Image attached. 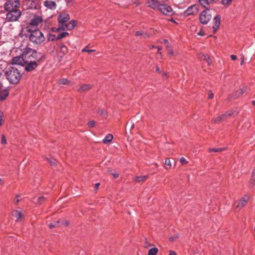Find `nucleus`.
Listing matches in <instances>:
<instances>
[{"instance_id":"f257e3e1","label":"nucleus","mask_w":255,"mask_h":255,"mask_svg":"<svg viewBox=\"0 0 255 255\" xmlns=\"http://www.w3.org/2000/svg\"><path fill=\"white\" fill-rule=\"evenodd\" d=\"M4 75L10 84H17L22 77L21 72L16 66H9L5 69Z\"/></svg>"},{"instance_id":"f03ea898","label":"nucleus","mask_w":255,"mask_h":255,"mask_svg":"<svg viewBox=\"0 0 255 255\" xmlns=\"http://www.w3.org/2000/svg\"><path fill=\"white\" fill-rule=\"evenodd\" d=\"M29 38L30 41L36 44H40L45 40V37L42 33L38 29L28 30Z\"/></svg>"},{"instance_id":"7ed1b4c3","label":"nucleus","mask_w":255,"mask_h":255,"mask_svg":"<svg viewBox=\"0 0 255 255\" xmlns=\"http://www.w3.org/2000/svg\"><path fill=\"white\" fill-rule=\"evenodd\" d=\"M22 56L26 62L28 61L38 60L37 52L30 47H26L23 49L22 52Z\"/></svg>"},{"instance_id":"20e7f679","label":"nucleus","mask_w":255,"mask_h":255,"mask_svg":"<svg viewBox=\"0 0 255 255\" xmlns=\"http://www.w3.org/2000/svg\"><path fill=\"white\" fill-rule=\"evenodd\" d=\"M20 5L18 0H8L4 4V8L7 11L13 10H17Z\"/></svg>"},{"instance_id":"39448f33","label":"nucleus","mask_w":255,"mask_h":255,"mask_svg":"<svg viewBox=\"0 0 255 255\" xmlns=\"http://www.w3.org/2000/svg\"><path fill=\"white\" fill-rule=\"evenodd\" d=\"M21 11L19 9L8 11L6 14V19L8 21H17L21 16Z\"/></svg>"},{"instance_id":"423d86ee","label":"nucleus","mask_w":255,"mask_h":255,"mask_svg":"<svg viewBox=\"0 0 255 255\" xmlns=\"http://www.w3.org/2000/svg\"><path fill=\"white\" fill-rule=\"evenodd\" d=\"M76 25V21L74 20L70 21L68 23H58V27L57 31L72 30Z\"/></svg>"},{"instance_id":"0eeeda50","label":"nucleus","mask_w":255,"mask_h":255,"mask_svg":"<svg viewBox=\"0 0 255 255\" xmlns=\"http://www.w3.org/2000/svg\"><path fill=\"white\" fill-rule=\"evenodd\" d=\"M211 19V14L210 13L209 9H206L203 10L200 14L199 20L203 24H207Z\"/></svg>"},{"instance_id":"6e6552de","label":"nucleus","mask_w":255,"mask_h":255,"mask_svg":"<svg viewBox=\"0 0 255 255\" xmlns=\"http://www.w3.org/2000/svg\"><path fill=\"white\" fill-rule=\"evenodd\" d=\"M40 59L36 60L28 61L24 63V70L26 72H31L35 70L38 65V62H39Z\"/></svg>"},{"instance_id":"1a4fd4ad","label":"nucleus","mask_w":255,"mask_h":255,"mask_svg":"<svg viewBox=\"0 0 255 255\" xmlns=\"http://www.w3.org/2000/svg\"><path fill=\"white\" fill-rule=\"evenodd\" d=\"M238 113V112L236 111H231V112H228L225 113V114H223L220 117H216L213 119V121L215 123H220L222 122L223 121H224L226 119L228 118L229 117L234 116L235 115H237Z\"/></svg>"},{"instance_id":"9d476101","label":"nucleus","mask_w":255,"mask_h":255,"mask_svg":"<svg viewBox=\"0 0 255 255\" xmlns=\"http://www.w3.org/2000/svg\"><path fill=\"white\" fill-rule=\"evenodd\" d=\"M157 9L164 15H168L172 13V8L167 4H160Z\"/></svg>"},{"instance_id":"9b49d317","label":"nucleus","mask_w":255,"mask_h":255,"mask_svg":"<svg viewBox=\"0 0 255 255\" xmlns=\"http://www.w3.org/2000/svg\"><path fill=\"white\" fill-rule=\"evenodd\" d=\"M249 197L247 196H245L240 199L239 201H236L234 204V207L238 210H241L246 204Z\"/></svg>"},{"instance_id":"f8f14e48","label":"nucleus","mask_w":255,"mask_h":255,"mask_svg":"<svg viewBox=\"0 0 255 255\" xmlns=\"http://www.w3.org/2000/svg\"><path fill=\"white\" fill-rule=\"evenodd\" d=\"M25 63V61L22 55L21 56L14 57L11 60L12 66L20 65L23 66L24 65Z\"/></svg>"},{"instance_id":"ddd939ff","label":"nucleus","mask_w":255,"mask_h":255,"mask_svg":"<svg viewBox=\"0 0 255 255\" xmlns=\"http://www.w3.org/2000/svg\"><path fill=\"white\" fill-rule=\"evenodd\" d=\"M198 11L197 7L195 5H192L189 6L184 12L185 16L197 13Z\"/></svg>"},{"instance_id":"4468645a","label":"nucleus","mask_w":255,"mask_h":255,"mask_svg":"<svg viewBox=\"0 0 255 255\" xmlns=\"http://www.w3.org/2000/svg\"><path fill=\"white\" fill-rule=\"evenodd\" d=\"M70 19V15L66 13L60 14L58 16V23H66Z\"/></svg>"},{"instance_id":"2eb2a0df","label":"nucleus","mask_w":255,"mask_h":255,"mask_svg":"<svg viewBox=\"0 0 255 255\" xmlns=\"http://www.w3.org/2000/svg\"><path fill=\"white\" fill-rule=\"evenodd\" d=\"M214 25H213V31L214 33H216L217 29L219 28L221 24V16L219 15H217L213 19Z\"/></svg>"},{"instance_id":"dca6fc26","label":"nucleus","mask_w":255,"mask_h":255,"mask_svg":"<svg viewBox=\"0 0 255 255\" xmlns=\"http://www.w3.org/2000/svg\"><path fill=\"white\" fill-rule=\"evenodd\" d=\"M43 21L42 18L40 16H34L30 20V24L32 26H37Z\"/></svg>"},{"instance_id":"f3484780","label":"nucleus","mask_w":255,"mask_h":255,"mask_svg":"<svg viewBox=\"0 0 255 255\" xmlns=\"http://www.w3.org/2000/svg\"><path fill=\"white\" fill-rule=\"evenodd\" d=\"M44 5L51 10L55 9L57 6L55 2L51 0H45L44 2Z\"/></svg>"},{"instance_id":"a211bd4d","label":"nucleus","mask_w":255,"mask_h":255,"mask_svg":"<svg viewBox=\"0 0 255 255\" xmlns=\"http://www.w3.org/2000/svg\"><path fill=\"white\" fill-rule=\"evenodd\" d=\"M147 5L152 9H158L160 3L158 1L156 0H147L146 2Z\"/></svg>"},{"instance_id":"6ab92c4d","label":"nucleus","mask_w":255,"mask_h":255,"mask_svg":"<svg viewBox=\"0 0 255 255\" xmlns=\"http://www.w3.org/2000/svg\"><path fill=\"white\" fill-rule=\"evenodd\" d=\"M198 1L201 5L205 8H206L208 5L215 3V0H198Z\"/></svg>"},{"instance_id":"aec40b11","label":"nucleus","mask_w":255,"mask_h":255,"mask_svg":"<svg viewBox=\"0 0 255 255\" xmlns=\"http://www.w3.org/2000/svg\"><path fill=\"white\" fill-rule=\"evenodd\" d=\"M135 35L136 36H141L143 38L146 39L150 36V34L146 32L142 31H137L135 33Z\"/></svg>"},{"instance_id":"412c9836","label":"nucleus","mask_w":255,"mask_h":255,"mask_svg":"<svg viewBox=\"0 0 255 255\" xmlns=\"http://www.w3.org/2000/svg\"><path fill=\"white\" fill-rule=\"evenodd\" d=\"M91 87L92 86L91 85L84 84L80 86L77 90L79 92H82L90 89Z\"/></svg>"},{"instance_id":"4be33fe9","label":"nucleus","mask_w":255,"mask_h":255,"mask_svg":"<svg viewBox=\"0 0 255 255\" xmlns=\"http://www.w3.org/2000/svg\"><path fill=\"white\" fill-rule=\"evenodd\" d=\"M8 92L6 89H3L0 92V101H2L8 96Z\"/></svg>"},{"instance_id":"5701e85b","label":"nucleus","mask_w":255,"mask_h":255,"mask_svg":"<svg viewBox=\"0 0 255 255\" xmlns=\"http://www.w3.org/2000/svg\"><path fill=\"white\" fill-rule=\"evenodd\" d=\"M113 139V136L111 134H108L103 139V143L108 144L110 143Z\"/></svg>"},{"instance_id":"b1692460","label":"nucleus","mask_w":255,"mask_h":255,"mask_svg":"<svg viewBox=\"0 0 255 255\" xmlns=\"http://www.w3.org/2000/svg\"><path fill=\"white\" fill-rule=\"evenodd\" d=\"M60 222L59 221H53L52 223H51L49 227L51 229H53L59 226H60Z\"/></svg>"},{"instance_id":"393cba45","label":"nucleus","mask_w":255,"mask_h":255,"mask_svg":"<svg viewBox=\"0 0 255 255\" xmlns=\"http://www.w3.org/2000/svg\"><path fill=\"white\" fill-rule=\"evenodd\" d=\"M148 177L147 175H143V176H136L134 178V180L136 182H141L145 180Z\"/></svg>"},{"instance_id":"a878e982","label":"nucleus","mask_w":255,"mask_h":255,"mask_svg":"<svg viewBox=\"0 0 255 255\" xmlns=\"http://www.w3.org/2000/svg\"><path fill=\"white\" fill-rule=\"evenodd\" d=\"M12 215L17 219H19L21 217V212L20 211L14 210L12 212Z\"/></svg>"},{"instance_id":"bb28decb","label":"nucleus","mask_w":255,"mask_h":255,"mask_svg":"<svg viewBox=\"0 0 255 255\" xmlns=\"http://www.w3.org/2000/svg\"><path fill=\"white\" fill-rule=\"evenodd\" d=\"M69 33L67 32H63L60 34H58L56 37V40H59L62 39L63 38L65 37L66 36L68 35Z\"/></svg>"},{"instance_id":"cd10ccee","label":"nucleus","mask_w":255,"mask_h":255,"mask_svg":"<svg viewBox=\"0 0 255 255\" xmlns=\"http://www.w3.org/2000/svg\"><path fill=\"white\" fill-rule=\"evenodd\" d=\"M158 252V249L156 248L150 249L148 252V255H156Z\"/></svg>"},{"instance_id":"c85d7f7f","label":"nucleus","mask_w":255,"mask_h":255,"mask_svg":"<svg viewBox=\"0 0 255 255\" xmlns=\"http://www.w3.org/2000/svg\"><path fill=\"white\" fill-rule=\"evenodd\" d=\"M45 198L43 196H40L37 199V201H34V203L36 205H40L42 204L45 201Z\"/></svg>"},{"instance_id":"c756f323","label":"nucleus","mask_w":255,"mask_h":255,"mask_svg":"<svg viewBox=\"0 0 255 255\" xmlns=\"http://www.w3.org/2000/svg\"><path fill=\"white\" fill-rule=\"evenodd\" d=\"M224 149H225V148H219V147L211 148H209V152L214 151L215 152H221V151L224 150Z\"/></svg>"},{"instance_id":"7c9ffc66","label":"nucleus","mask_w":255,"mask_h":255,"mask_svg":"<svg viewBox=\"0 0 255 255\" xmlns=\"http://www.w3.org/2000/svg\"><path fill=\"white\" fill-rule=\"evenodd\" d=\"M58 83L59 84L68 85L69 84V81L67 79L63 78L59 80Z\"/></svg>"},{"instance_id":"2f4dec72","label":"nucleus","mask_w":255,"mask_h":255,"mask_svg":"<svg viewBox=\"0 0 255 255\" xmlns=\"http://www.w3.org/2000/svg\"><path fill=\"white\" fill-rule=\"evenodd\" d=\"M165 164L167 166L165 167V168L166 169H169L171 168V163L170 160L169 158L166 159V160L165 161Z\"/></svg>"},{"instance_id":"473e14b6","label":"nucleus","mask_w":255,"mask_h":255,"mask_svg":"<svg viewBox=\"0 0 255 255\" xmlns=\"http://www.w3.org/2000/svg\"><path fill=\"white\" fill-rule=\"evenodd\" d=\"M232 1V0H222L221 3L224 6H227L230 5Z\"/></svg>"},{"instance_id":"72a5a7b5","label":"nucleus","mask_w":255,"mask_h":255,"mask_svg":"<svg viewBox=\"0 0 255 255\" xmlns=\"http://www.w3.org/2000/svg\"><path fill=\"white\" fill-rule=\"evenodd\" d=\"M61 52L62 53V55L63 56L65 55V54L66 53V52L67 51V48L66 47L65 45H62L61 46Z\"/></svg>"},{"instance_id":"f704fd0d","label":"nucleus","mask_w":255,"mask_h":255,"mask_svg":"<svg viewBox=\"0 0 255 255\" xmlns=\"http://www.w3.org/2000/svg\"><path fill=\"white\" fill-rule=\"evenodd\" d=\"M46 160L51 166H55L56 165V161L55 159L47 158Z\"/></svg>"},{"instance_id":"c9c22d12","label":"nucleus","mask_w":255,"mask_h":255,"mask_svg":"<svg viewBox=\"0 0 255 255\" xmlns=\"http://www.w3.org/2000/svg\"><path fill=\"white\" fill-rule=\"evenodd\" d=\"M202 58L203 60H206L207 62L208 65L210 64V62H209V60H210L209 56L208 55L203 54L202 56Z\"/></svg>"},{"instance_id":"e433bc0d","label":"nucleus","mask_w":255,"mask_h":255,"mask_svg":"<svg viewBox=\"0 0 255 255\" xmlns=\"http://www.w3.org/2000/svg\"><path fill=\"white\" fill-rule=\"evenodd\" d=\"M244 93V91L243 89H242L240 90L239 91H237L235 93V96L236 97H238L241 96Z\"/></svg>"},{"instance_id":"4c0bfd02","label":"nucleus","mask_w":255,"mask_h":255,"mask_svg":"<svg viewBox=\"0 0 255 255\" xmlns=\"http://www.w3.org/2000/svg\"><path fill=\"white\" fill-rule=\"evenodd\" d=\"M82 52H86L90 53L92 52L95 51V50H94V49L89 50V49H88L87 47H85V48H84L83 49H82Z\"/></svg>"},{"instance_id":"58836bf2","label":"nucleus","mask_w":255,"mask_h":255,"mask_svg":"<svg viewBox=\"0 0 255 255\" xmlns=\"http://www.w3.org/2000/svg\"><path fill=\"white\" fill-rule=\"evenodd\" d=\"M1 143L3 144H5L7 143L6 137L4 134L1 136Z\"/></svg>"},{"instance_id":"ea45409f","label":"nucleus","mask_w":255,"mask_h":255,"mask_svg":"<svg viewBox=\"0 0 255 255\" xmlns=\"http://www.w3.org/2000/svg\"><path fill=\"white\" fill-rule=\"evenodd\" d=\"M19 197H20L19 195H17L15 196V198H14V199L13 200V202L15 204H17L20 201V199H19Z\"/></svg>"},{"instance_id":"a19ab883","label":"nucleus","mask_w":255,"mask_h":255,"mask_svg":"<svg viewBox=\"0 0 255 255\" xmlns=\"http://www.w3.org/2000/svg\"><path fill=\"white\" fill-rule=\"evenodd\" d=\"M98 113L102 115H107L108 114L107 112L104 111L103 109H99L98 111Z\"/></svg>"},{"instance_id":"79ce46f5","label":"nucleus","mask_w":255,"mask_h":255,"mask_svg":"<svg viewBox=\"0 0 255 255\" xmlns=\"http://www.w3.org/2000/svg\"><path fill=\"white\" fill-rule=\"evenodd\" d=\"M180 162L182 164H186L188 163V161H187V160L184 158V157H181L180 159Z\"/></svg>"},{"instance_id":"37998d69","label":"nucleus","mask_w":255,"mask_h":255,"mask_svg":"<svg viewBox=\"0 0 255 255\" xmlns=\"http://www.w3.org/2000/svg\"><path fill=\"white\" fill-rule=\"evenodd\" d=\"M88 125L90 128H93L95 125V122L93 121H90Z\"/></svg>"},{"instance_id":"c03bdc74","label":"nucleus","mask_w":255,"mask_h":255,"mask_svg":"<svg viewBox=\"0 0 255 255\" xmlns=\"http://www.w3.org/2000/svg\"><path fill=\"white\" fill-rule=\"evenodd\" d=\"M56 36L54 34H50L48 38L49 40L53 41L54 40H56Z\"/></svg>"},{"instance_id":"a18cd8bd","label":"nucleus","mask_w":255,"mask_h":255,"mask_svg":"<svg viewBox=\"0 0 255 255\" xmlns=\"http://www.w3.org/2000/svg\"><path fill=\"white\" fill-rule=\"evenodd\" d=\"M178 238V236L177 235H176L174 236L170 237L169 240L171 242H173V241H175Z\"/></svg>"},{"instance_id":"49530a36","label":"nucleus","mask_w":255,"mask_h":255,"mask_svg":"<svg viewBox=\"0 0 255 255\" xmlns=\"http://www.w3.org/2000/svg\"><path fill=\"white\" fill-rule=\"evenodd\" d=\"M60 226L61 225H65V226H68L69 224V223L67 221H63L62 222H60Z\"/></svg>"},{"instance_id":"de8ad7c7","label":"nucleus","mask_w":255,"mask_h":255,"mask_svg":"<svg viewBox=\"0 0 255 255\" xmlns=\"http://www.w3.org/2000/svg\"><path fill=\"white\" fill-rule=\"evenodd\" d=\"M164 42L165 44L166 45L167 48L170 47H169V43L167 39H164Z\"/></svg>"},{"instance_id":"09e8293b","label":"nucleus","mask_w":255,"mask_h":255,"mask_svg":"<svg viewBox=\"0 0 255 255\" xmlns=\"http://www.w3.org/2000/svg\"><path fill=\"white\" fill-rule=\"evenodd\" d=\"M167 50L170 55H172L173 54V52L171 49H170V47L168 48Z\"/></svg>"},{"instance_id":"8fccbe9b","label":"nucleus","mask_w":255,"mask_h":255,"mask_svg":"<svg viewBox=\"0 0 255 255\" xmlns=\"http://www.w3.org/2000/svg\"><path fill=\"white\" fill-rule=\"evenodd\" d=\"M231 58L233 60H236L237 59V56L235 55H231Z\"/></svg>"},{"instance_id":"3c124183","label":"nucleus","mask_w":255,"mask_h":255,"mask_svg":"<svg viewBox=\"0 0 255 255\" xmlns=\"http://www.w3.org/2000/svg\"><path fill=\"white\" fill-rule=\"evenodd\" d=\"M169 255H177V254L174 251H170Z\"/></svg>"},{"instance_id":"603ef678","label":"nucleus","mask_w":255,"mask_h":255,"mask_svg":"<svg viewBox=\"0 0 255 255\" xmlns=\"http://www.w3.org/2000/svg\"><path fill=\"white\" fill-rule=\"evenodd\" d=\"M100 185V183H96L95 185V187H94V190H96L98 189L99 186Z\"/></svg>"},{"instance_id":"864d4df0","label":"nucleus","mask_w":255,"mask_h":255,"mask_svg":"<svg viewBox=\"0 0 255 255\" xmlns=\"http://www.w3.org/2000/svg\"><path fill=\"white\" fill-rule=\"evenodd\" d=\"M155 71L158 72V73H161V71L160 70L158 66H156L155 68Z\"/></svg>"},{"instance_id":"5fc2aeb1","label":"nucleus","mask_w":255,"mask_h":255,"mask_svg":"<svg viewBox=\"0 0 255 255\" xmlns=\"http://www.w3.org/2000/svg\"><path fill=\"white\" fill-rule=\"evenodd\" d=\"M213 97H214V95L212 93H210L208 95V98H209V99H212L213 98Z\"/></svg>"},{"instance_id":"6e6d98bb","label":"nucleus","mask_w":255,"mask_h":255,"mask_svg":"<svg viewBox=\"0 0 255 255\" xmlns=\"http://www.w3.org/2000/svg\"><path fill=\"white\" fill-rule=\"evenodd\" d=\"M113 175L114 177L115 178H118L119 176V174L117 173H114V174H113Z\"/></svg>"},{"instance_id":"4d7b16f0","label":"nucleus","mask_w":255,"mask_h":255,"mask_svg":"<svg viewBox=\"0 0 255 255\" xmlns=\"http://www.w3.org/2000/svg\"><path fill=\"white\" fill-rule=\"evenodd\" d=\"M3 117V113L0 110V119L2 120Z\"/></svg>"},{"instance_id":"13d9d810","label":"nucleus","mask_w":255,"mask_h":255,"mask_svg":"<svg viewBox=\"0 0 255 255\" xmlns=\"http://www.w3.org/2000/svg\"><path fill=\"white\" fill-rule=\"evenodd\" d=\"M157 49H158V53H160V51L161 50L162 47L161 46H158Z\"/></svg>"},{"instance_id":"bf43d9fd","label":"nucleus","mask_w":255,"mask_h":255,"mask_svg":"<svg viewBox=\"0 0 255 255\" xmlns=\"http://www.w3.org/2000/svg\"><path fill=\"white\" fill-rule=\"evenodd\" d=\"M244 62V58H243L242 59L241 62V65H242L243 64Z\"/></svg>"},{"instance_id":"052dcab7","label":"nucleus","mask_w":255,"mask_h":255,"mask_svg":"<svg viewBox=\"0 0 255 255\" xmlns=\"http://www.w3.org/2000/svg\"><path fill=\"white\" fill-rule=\"evenodd\" d=\"M3 184V181L2 179L0 178V185H2Z\"/></svg>"},{"instance_id":"680f3d73","label":"nucleus","mask_w":255,"mask_h":255,"mask_svg":"<svg viewBox=\"0 0 255 255\" xmlns=\"http://www.w3.org/2000/svg\"><path fill=\"white\" fill-rule=\"evenodd\" d=\"M133 124L131 123V125H130V128H132L133 127Z\"/></svg>"},{"instance_id":"e2e57ef3","label":"nucleus","mask_w":255,"mask_h":255,"mask_svg":"<svg viewBox=\"0 0 255 255\" xmlns=\"http://www.w3.org/2000/svg\"><path fill=\"white\" fill-rule=\"evenodd\" d=\"M253 105L255 106V101L252 102Z\"/></svg>"},{"instance_id":"0e129e2a","label":"nucleus","mask_w":255,"mask_h":255,"mask_svg":"<svg viewBox=\"0 0 255 255\" xmlns=\"http://www.w3.org/2000/svg\"><path fill=\"white\" fill-rule=\"evenodd\" d=\"M145 243H146V244H148V241H147V239H145Z\"/></svg>"},{"instance_id":"69168bd1","label":"nucleus","mask_w":255,"mask_h":255,"mask_svg":"<svg viewBox=\"0 0 255 255\" xmlns=\"http://www.w3.org/2000/svg\"><path fill=\"white\" fill-rule=\"evenodd\" d=\"M1 122H2V120L0 119V126L1 125Z\"/></svg>"},{"instance_id":"338daca9","label":"nucleus","mask_w":255,"mask_h":255,"mask_svg":"<svg viewBox=\"0 0 255 255\" xmlns=\"http://www.w3.org/2000/svg\"><path fill=\"white\" fill-rule=\"evenodd\" d=\"M163 75L164 76H166V73H163Z\"/></svg>"},{"instance_id":"774afa93","label":"nucleus","mask_w":255,"mask_h":255,"mask_svg":"<svg viewBox=\"0 0 255 255\" xmlns=\"http://www.w3.org/2000/svg\"><path fill=\"white\" fill-rule=\"evenodd\" d=\"M155 47L154 46H151V47L150 48H155Z\"/></svg>"}]
</instances>
